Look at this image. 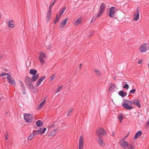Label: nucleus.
Here are the masks:
<instances>
[{"label": "nucleus", "mask_w": 149, "mask_h": 149, "mask_svg": "<svg viewBox=\"0 0 149 149\" xmlns=\"http://www.w3.org/2000/svg\"><path fill=\"white\" fill-rule=\"evenodd\" d=\"M41 82H42L41 81H40V80L38 79L36 83V86H38L41 83Z\"/></svg>", "instance_id": "obj_36"}, {"label": "nucleus", "mask_w": 149, "mask_h": 149, "mask_svg": "<svg viewBox=\"0 0 149 149\" xmlns=\"http://www.w3.org/2000/svg\"><path fill=\"white\" fill-rule=\"evenodd\" d=\"M98 142H99L100 145L102 146H104L105 145L104 143L103 142V140H102V138H99L98 139Z\"/></svg>", "instance_id": "obj_23"}, {"label": "nucleus", "mask_w": 149, "mask_h": 149, "mask_svg": "<svg viewBox=\"0 0 149 149\" xmlns=\"http://www.w3.org/2000/svg\"><path fill=\"white\" fill-rule=\"evenodd\" d=\"M118 120L120 121V123H121L122 120L123 119V117L122 114H120L118 115Z\"/></svg>", "instance_id": "obj_28"}, {"label": "nucleus", "mask_w": 149, "mask_h": 149, "mask_svg": "<svg viewBox=\"0 0 149 149\" xmlns=\"http://www.w3.org/2000/svg\"><path fill=\"white\" fill-rule=\"evenodd\" d=\"M117 89V88L116 87V85L114 84H111L109 89V91L113 92L115 91Z\"/></svg>", "instance_id": "obj_12"}, {"label": "nucleus", "mask_w": 149, "mask_h": 149, "mask_svg": "<svg viewBox=\"0 0 149 149\" xmlns=\"http://www.w3.org/2000/svg\"><path fill=\"white\" fill-rule=\"evenodd\" d=\"M37 73V71L36 70L31 69L30 70V73L31 74H33V75L36 74Z\"/></svg>", "instance_id": "obj_25"}, {"label": "nucleus", "mask_w": 149, "mask_h": 149, "mask_svg": "<svg viewBox=\"0 0 149 149\" xmlns=\"http://www.w3.org/2000/svg\"><path fill=\"white\" fill-rule=\"evenodd\" d=\"M94 73L98 76L100 77L101 75V72L98 70H94Z\"/></svg>", "instance_id": "obj_26"}, {"label": "nucleus", "mask_w": 149, "mask_h": 149, "mask_svg": "<svg viewBox=\"0 0 149 149\" xmlns=\"http://www.w3.org/2000/svg\"><path fill=\"white\" fill-rule=\"evenodd\" d=\"M95 33V32L94 31H92L90 34L89 35V36L90 37L92 35H93Z\"/></svg>", "instance_id": "obj_42"}, {"label": "nucleus", "mask_w": 149, "mask_h": 149, "mask_svg": "<svg viewBox=\"0 0 149 149\" xmlns=\"http://www.w3.org/2000/svg\"><path fill=\"white\" fill-rule=\"evenodd\" d=\"M7 79L8 82L12 85L15 86L16 85V82L14 79L10 75H8Z\"/></svg>", "instance_id": "obj_10"}, {"label": "nucleus", "mask_w": 149, "mask_h": 149, "mask_svg": "<svg viewBox=\"0 0 149 149\" xmlns=\"http://www.w3.org/2000/svg\"><path fill=\"white\" fill-rule=\"evenodd\" d=\"M73 109H71L69 111V113H70L71 114L72 112L73 111Z\"/></svg>", "instance_id": "obj_49"}, {"label": "nucleus", "mask_w": 149, "mask_h": 149, "mask_svg": "<svg viewBox=\"0 0 149 149\" xmlns=\"http://www.w3.org/2000/svg\"><path fill=\"white\" fill-rule=\"evenodd\" d=\"M135 105L137 106L139 108H140L141 107V104L139 103V102L137 103H136V104H135Z\"/></svg>", "instance_id": "obj_40"}, {"label": "nucleus", "mask_w": 149, "mask_h": 149, "mask_svg": "<svg viewBox=\"0 0 149 149\" xmlns=\"http://www.w3.org/2000/svg\"><path fill=\"white\" fill-rule=\"evenodd\" d=\"M149 126V120L147 122L146 125V127H148Z\"/></svg>", "instance_id": "obj_46"}, {"label": "nucleus", "mask_w": 149, "mask_h": 149, "mask_svg": "<svg viewBox=\"0 0 149 149\" xmlns=\"http://www.w3.org/2000/svg\"><path fill=\"white\" fill-rule=\"evenodd\" d=\"M8 133H7L5 135V139L6 140H8V138L7 137V136H8Z\"/></svg>", "instance_id": "obj_44"}, {"label": "nucleus", "mask_w": 149, "mask_h": 149, "mask_svg": "<svg viewBox=\"0 0 149 149\" xmlns=\"http://www.w3.org/2000/svg\"><path fill=\"white\" fill-rule=\"evenodd\" d=\"M45 78V76H43L40 78L39 79V80H40V81H41V82H42L43 81Z\"/></svg>", "instance_id": "obj_35"}, {"label": "nucleus", "mask_w": 149, "mask_h": 149, "mask_svg": "<svg viewBox=\"0 0 149 149\" xmlns=\"http://www.w3.org/2000/svg\"><path fill=\"white\" fill-rule=\"evenodd\" d=\"M55 125L54 123L52 124V125H49L48 127L49 129L53 128L54 127Z\"/></svg>", "instance_id": "obj_38"}, {"label": "nucleus", "mask_w": 149, "mask_h": 149, "mask_svg": "<svg viewBox=\"0 0 149 149\" xmlns=\"http://www.w3.org/2000/svg\"><path fill=\"white\" fill-rule=\"evenodd\" d=\"M136 90L135 89H133L131 90L130 91V94H134Z\"/></svg>", "instance_id": "obj_33"}, {"label": "nucleus", "mask_w": 149, "mask_h": 149, "mask_svg": "<svg viewBox=\"0 0 149 149\" xmlns=\"http://www.w3.org/2000/svg\"><path fill=\"white\" fill-rule=\"evenodd\" d=\"M21 90L22 91L26 90L25 86L22 82H21Z\"/></svg>", "instance_id": "obj_29"}, {"label": "nucleus", "mask_w": 149, "mask_h": 149, "mask_svg": "<svg viewBox=\"0 0 149 149\" xmlns=\"http://www.w3.org/2000/svg\"><path fill=\"white\" fill-rule=\"evenodd\" d=\"M44 58H46V55L42 52H40L39 54L38 59L41 65H43L45 63Z\"/></svg>", "instance_id": "obj_6"}, {"label": "nucleus", "mask_w": 149, "mask_h": 149, "mask_svg": "<svg viewBox=\"0 0 149 149\" xmlns=\"http://www.w3.org/2000/svg\"><path fill=\"white\" fill-rule=\"evenodd\" d=\"M93 19H94V18H93L91 20V22L92 23L93 22V21H94L93 20Z\"/></svg>", "instance_id": "obj_56"}, {"label": "nucleus", "mask_w": 149, "mask_h": 149, "mask_svg": "<svg viewBox=\"0 0 149 149\" xmlns=\"http://www.w3.org/2000/svg\"><path fill=\"white\" fill-rule=\"evenodd\" d=\"M148 67H149V63L148 64Z\"/></svg>", "instance_id": "obj_59"}, {"label": "nucleus", "mask_w": 149, "mask_h": 149, "mask_svg": "<svg viewBox=\"0 0 149 149\" xmlns=\"http://www.w3.org/2000/svg\"><path fill=\"white\" fill-rule=\"evenodd\" d=\"M81 66H82V64L81 63L80 65H79V68L80 69H81Z\"/></svg>", "instance_id": "obj_52"}, {"label": "nucleus", "mask_w": 149, "mask_h": 149, "mask_svg": "<svg viewBox=\"0 0 149 149\" xmlns=\"http://www.w3.org/2000/svg\"><path fill=\"white\" fill-rule=\"evenodd\" d=\"M55 1H56V0H55L54 2H53V3L51 5V6H53V5H54V4L55 2Z\"/></svg>", "instance_id": "obj_50"}, {"label": "nucleus", "mask_w": 149, "mask_h": 149, "mask_svg": "<svg viewBox=\"0 0 149 149\" xmlns=\"http://www.w3.org/2000/svg\"><path fill=\"white\" fill-rule=\"evenodd\" d=\"M68 18H66L63 20L62 22H61V25L59 26V29H61L65 26V25L68 21Z\"/></svg>", "instance_id": "obj_13"}, {"label": "nucleus", "mask_w": 149, "mask_h": 149, "mask_svg": "<svg viewBox=\"0 0 149 149\" xmlns=\"http://www.w3.org/2000/svg\"><path fill=\"white\" fill-rule=\"evenodd\" d=\"M24 119L27 123H30L32 122L33 117V116L29 114H24Z\"/></svg>", "instance_id": "obj_4"}, {"label": "nucleus", "mask_w": 149, "mask_h": 149, "mask_svg": "<svg viewBox=\"0 0 149 149\" xmlns=\"http://www.w3.org/2000/svg\"><path fill=\"white\" fill-rule=\"evenodd\" d=\"M45 101L44 100L41 103L38 107V109H41L43 105L45 104Z\"/></svg>", "instance_id": "obj_22"}, {"label": "nucleus", "mask_w": 149, "mask_h": 149, "mask_svg": "<svg viewBox=\"0 0 149 149\" xmlns=\"http://www.w3.org/2000/svg\"><path fill=\"white\" fill-rule=\"evenodd\" d=\"M56 77L55 76V74H53L50 77V81H52Z\"/></svg>", "instance_id": "obj_31"}, {"label": "nucleus", "mask_w": 149, "mask_h": 149, "mask_svg": "<svg viewBox=\"0 0 149 149\" xmlns=\"http://www.w3.org/2000/svg\"><path fill=\"white\" fill-rule=\"evenodd\" d=\"M93 18H94V19H93V20L94 21H95V19H96V17H93Z\"/></svg>", "instance_id": "obj_57"}, {"label": "nucleus", "mask_w": 149, "mask_h": 149, "mask_svg": "<svg viewBox=\"0 0 149 149\" xmlns=\"http://www.w3.org/2000/svg\"><path fill=\"white\" fill-rule=\"evenodd\" d=\"M2 57V56L1 55H0V59Z\"/></svg>", "instance_id": "obj_58"}, {"label": "nucleus", "mask_w": 149, "mask_h": 149, "mask_svg": "<svg viewBox=\"0 0 149 149\" xmlns=\"http://www.w3.org/2000/svg\"><path fill=\"white\" fill-rule=\"evenodd\" d=\"M59 20V18L58 17V16L57 15L56 18L54 20V23L55 24L57 22H58Z\"/></svg>", "instance_id": "obj_32"}, {"label": "nucleus", "mask_w": 149, "mask_h": 149, "mask_svg": "<svg viewBox=\"0 0 149 149\" xmlns=\"http://www.w3.org/2000/svg\"><path fill=\"white\" fill-rule=\"evenodd\" d=\"M56 131L55 130H53L50 132L49 134V136H54L56 134Z\"/></svg>", "instance_id": "obj_20"}, {"label": "nucleus", "mask_w": 149, "mask_h": 149, "mask_svg": "<svg viewBox=\"0 0 149 149\" xmlns=\"http://www.w3.org/2000/svg\"><path fill=\"white\" fill-rule=\"evenodd\" d=\"M119 95L123 97L127 95L126 93L124 92L123 91H119L118 93Z\"/></svg>", "instance_id": "obj_18"}, {"label": "nucleus", "mask_w": 149, "mask_h": 149, "mask_svg": "<svg viewBox=\"0 0 149 149\" xmlns=\"http://www.w3.org/2000/svg\"><path fill=\"white\" fill-rule=\"evenodd\" d=\"M48 48L49 49H51V46H50V45H49V47H48Z\"/></svg>", "instance_id": "obj_55"}, {"label": "nucleus", "mask_w": 149, "mask_h": 149, "mask_svg": "<svg viewBox=\"0 0 149 149\" xmlns=\"http://www.w3.org/2000/svg\"><path fill=\"white\" fill-rule=\"evenodd\" d=\"M96 133L99 136L102 135L104 136L106 134V131L102 127H100L97 130Z\"/></svg>", "instance_id": "obj_7"}, {"label": "nucleus", "mask_w": 149, "mask_h": 149, "mask_svg": "<svg viewBox=\"0 0 149 149\" xmlns=\"http://www.w3.org/2000/svg\"><path fill=\"white\" fill-rule=\"evenodd\" d=\"M139 7H138L136 8V13L133 15V21H136L139 20Z\"/></svg>", "instance_id": "obj_8"}, {"label": "nucleus", "mask_w": 149, "mask_h": 149, "mask_svg": "<svg viewBox=\"0 0 149 149\" xmlns=\"http://www.w3.org/2000/svg\"><path fill=\"white\" fill-rule=\"evenodd\" d=\"M22 92L24 94H26V92L25 90L24 91H22Z\"/></svg>", "instance_id": "obj_51"}, {"label": "nucleus", "mask_w": 149, "mask_h": 149, "mask_svg": "<svg viewBox=\"0 0 149 149\" xmlns=\"http://www.w3.org/2000/svg\"><path fill=\"white\" fill-rule=\"evenodd\" d=\"M46 128L45 127L43 128V130L42 131H41V133L42 134H43L45 132V130H46Z\"/></svg>", "instance_id": "obj_43"}, {"label": "nucleus", "mask_w": 149, "mask_h": 149, "mask_svg": "<svg viewBox=\"0 0 149 149\" xmlns=\"http://www.w3.org/2000/svg\"><path fill=\"white\" fill-rule=\"evenodd\" d=\"M62 88V87L61 86L57 88L56 93H57Z\"/></svg>", "instance_id": "obj_41"}, {"label": "nucleus", "mask_w": 149, "mask_h": 149, "mask_svg": "<svg viewBox=\"0 0 149 149\" xmlns=\"http://www.w3.org/2000/svg\"><path fill=\"white\" fill-rule=\"evenodd\" d=\"M70 114V113H69V112H68V113L67 114V116H70V114Z\"/></svg>", "instance_id": "obj_54"}, {"label": "nucleus", "mask_w": 149, "mask_h": 149, "mask_svg": "<svg viewBox=\"0 0 149 149\" xmlns=\"http://www.w3.org/2000/svg\"><path fill=\"white\" fill-rule=\"evenodd\" d=\"M6 74H6V73H4V72H3V73H2V74H1L0 75V77L3 76H4L6 75ZM7 75H8V74H7Z\"/></svg>", "instance_id": "obj_45"}, {"label": "nucleus", "mask_w": 149, "mask_h": 149, "mask_svg": "<svg viewBox=\"0 0 149 149\" xmlns=\"http://www.w3.org/2000/svg\"><path fill=\"white\" fill-rule=\"evenodd\" d=\"M139 102V100L137 99L133 100L132 101L127 100L122 104V106L125 109L130 110L133 108V107L131 106L132 104H135Z\"/></svg>", "instance_id": "obj_1"}, {"label": "nucleus", "mask_w": 149, "mask_h": 149, "mask_svg": "<svg viewBox=\"0 0 149 149\" xmlns=\"http://www.w3.org/2000/svg\"><path fill=\"white\" fill-rule=\"evenodd\" d=\"M149 49V45L147 43H144L139 47V50L141 53L145 52Z\"/></svg>", "instance_id": "obj_3"}, {"label": "nucleus", "mask_w": 149, "mask_h": 149, "mask_svg": "<svg viewBox=\"0 0 149 149\" xmlns=\"http://www.w3.org/2000/svg\"><path fill=\"white\" fill-rule=\"evenodd\" d=\"M81 17H79L75 21L74 24L75 26H77L81 23Z\"/></svg>", "instance_id": "obj_16"}, {"label": "nucleus", "mask_w": 149, "mask_h": 149, "mask_svg": "<svg viewBox=\"0 0 149 149\" xmlns=\"http://www.w3.org/2000/svg\"><path fill=\"white\" fill-rule=\"evenodd\" d=\"M123 88H125L126 89H128L129 88V85L127 84H125L124 86L123 87Z\"/></svg>", "instance_id": "obj_37"}, {"label": "nucleus", "mask_w": 149, "mask_h": 149, "mask_svg": "<svg viewBox=\"0 0 149 149\" xmlns=\"http://www.w3.org/2000/svg\"><path fill=\"white\" fill-rule=\"evenodd\" d=\"M8 26L11 28H13L15 26V24H14V21L13 20H10L8 22Z\"/></svg>", "instance_id": "obj_15"}, {"label": "nucleus", "mask_w": 149, "mask_h": 149, "mask_svg": "<svg viewBox=\"0 0 149 149\" xmlns=\"http://www.w3.org/2000/svg\"><path fill=\"white\" fill-rule=\"evenodd\" d=\"M52 6H51V5H50L49 7V10H51V9L52 8Z\"/></svg>", "instance_id": "obj_53"}, {"label": "nucleus", "mask_w": 149, "mask_h": 149, "mask_svg": "<svg viewBox=\"0 0 149 149\" xmlns=\"http://www.w3.org/2000/svg\"><path fill=\"white\" fill-rule=\"evenodd\" d=\"M39 77V74H35V75H33L32 76V81L33 82H34L36 81V80Z\"/></svg>", "instance_id": "obj_17"}, {"label": "nucleus", "mask_w": 149, "mask_h": 149, "mask_svg": "<svg viewBox=\"0 0 149 149\" xmlns=\"http://www.w3.org/2000/svg\"><path fill=\"white\" fill-rule=\"evenodd\" d=\"M104 12L103 11H102L99 10L98 14H97V17H100L101 16L102 13H104Z\"/></svg>", "instance_id": "obj_30"}, {"label": "nucleus", "mask_w": 149, "mask_h": 149, "mask_svg": "<svg viewBox=\"0 0 149 149\" xmlns=\"http://www.w3.org/2000/svg\"><path fill=\"white\" fill-rule=\"evenodd\" d=\"M116 9V8L113 7H111L109 9V13L108 14V15L110 18H113L114 17L115 15Z\"/></svg>", "instance_id": "obj_9"}, {"label": "nucleus", "mask_w": 149, "mask_h": 149, "mask_svg": "<svg viewBox=\"0 0 149 149\" xmlns=\"http://www.w3.org/2000/svg\"><path fill=\"white\" fill-rule=\"evenodd\" d=\"M121 146L125 149H132V146L128 142L124 141L123 139L120 142Z\"/></svg>", "instance_id": "obj_2"}, {"label": "nucleus", "mask_w": 149, "mask_h": 149, "mask_svg": "<svg viewBox=\"0 0 149 149\" xmlns=\"http://www.w3.org/2000/svg\"><path fill=\"white\" fill-rule=\"evenodd\" d=\"M105 8V4L103 3H102L100 7V10L104 12Z\"/></svg>", "instance_id": "obj_21"}, {"label": "nucleus", "mask_w": 149, "mask_h": 149, "mask_svg": "<svg viewBox=\"0 0 149 149\" xmlns=\"http://www.w3.org/2000/svg\"><path fill=\"white\" fill-rule=\"evenodd\" d=\"M36 124L38 127H40L42 126L43 123L41 121L38 120L36 122Z\"/></svg>", "instance_id": "obj_24"}, {"label": "nucleus", "mask_w": 149, "mask_h": 149, "mask_svg": "<svg viewBox=\"0 0 149 149\" xmlns=\"http://www.w3.org/2000/svg\"><path fill=\"white\" fill-rule=\"evenodd\" d=\"M142 59L139 60L138 62V64H141L142 63Z\"/></svg>", "instance_id": "obj_48"}, {"label": "nucleus", "mask_w": 149, "mask_h": 149, "mask_svg": "<svg viewBox=\"0 0 149 149\" xmlns=\"http://www.w3.org/2000/svg\"><path fill=\"white\" fill-rule=\"evenodd\" d=\"M51 10H49L47 12V13L46 15V17L47 19V22H48L49 19H50L51 17Z\"/></svg>", "instance_id": "obj_14"}, {"label": "nucleus", "mask_w": 149, "mask_h": 149, "mask_svg": "<svg viewBox=\"0 0 149 149\" xmlns=\"http://www.w3.org/2000/svg\"><path fill=\"white\" fill-rule=\"evenodd\" d=\"M142 134V132L141 131H138L135 134L134 138L136 139L139 137Z\"/></svg>", "instance_id": "obj_19"}, {"label": "nucleus", "mask_w": 149, "mask_h": 149, "mask_svg": "<svg viewBox=\"0 0 149 149\" xmlns=\"http://www.w3.org/2000/svg\"><path fill=\"white\" fill-rule=\"evenodd\" d=\"M115 132L114 131H113L112 132V134H111V135L112 136H115Z\"/></svg>", "instance_id": "obj_47"}, {"label": "nucleus", "mask_w": 149, "mask_h": 149, "mask_svg": "<svg viewBox=\"0 0 149 149\" xmlns=\"http://www.w3.org/2000/svg\"><path fill=\"white\" fill-rule=\"evenodd\" d=\"M66 9V7H63L60 11V13L59 14V17L62 15L64 11Z\"/></svg>", "instance_id": "obj_27"}, {"label": "nucleus", "mask_w": 149, "mask_h": 149, "mask_svg": "<svg viewBox=\"0 0 149 149\" xmlns=\"http://www.w3.org/2000/svg\"><path fill=\"white\" fill-rule=\"evenodd\" d=\"M35 134L33 133V135H30V136L29 137L28 139V140H31L33 137V135H35Z\"/></svg>", "instance_id": "obj_34"}, {"label": "nucleus", "mask_w": 149, "mask_h": 149, "mask_svg": "<svg viewBox=\"0 0 149 149\" xmlns=\"http://www.w3.org/2000/svg\"><path fill=\"white\" fill-rule=\"evenodd\" d=\"M32 81L31 79L28 77H27L25 78V82L26 85L28 86L29 88L31 89H35Z\"/></svg>", "instance_id": "obj_5"}, {"label": "nucleus", "mask_w": 149, "mask_h": 149, "mask_svg": "<svg viewBox=\"0 0 149 149\" xmlns=\"http://www.w3.org/2000/svg\"><path fill=\"white\" fill-rule=\"evenodd\" d=\"M41 128L40 129L38 130H36L35 131L36 132V134H38L40 133H41Z\"/></svg>", "instance_id": "obj_39"}, {"label": "nucleus", "mask_w": 149, "mask_h": 149, "mask_svg": "<svg viewBox=\"0 0 149 149\" xmlns=\"http://www.w3.org/2000/svg\"><path fill=\"white\" fill-rule=\"evenodd\" d=\"M84 146L83 137L82 136H81L79 137V149H82L83 148Z\"/></svg>", "instance_id": "obj_11"}]
</instances>
